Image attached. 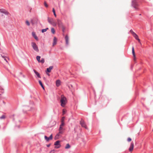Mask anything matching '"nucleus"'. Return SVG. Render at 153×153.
Segmentation results:
<instances>
[{"label": "nucleus", "instance_id": "nucleus-1", "mask_svg": "<svg viewBox=\"0 0 153 153\" xmlns=\"http://www.w3.org/2000/svg\"><path fill=\"white\" fill-rule=\"evenodd\" d=\"M67 102V100L66 98L63 95H61L60 99L61 105L63 107H65Z\"/></svg>", "mask_w": 153, "mask_h": 153}, {"label": "nucleus", "instance_id": "nucleus-2", "mask_svg": "<svg viewBox=\"0 0 153 153\" xmlns=\"http://www.w3.org/2000/svg\"><path fill=\"white\" fill-rule=\"evenodd\" d=\"M131 5L136 10H138V4L137 0H133L132 1Z\"/></svg>", "mask_w": 153, "mask_h": 153}, {"label": "nucleus", "instance_id": "nucleus-3", "mask_svg": "<svg viewBox=\"0 0 153 153\" xmlns=\"http://www.w3.org/2000/svg\"><path fill=\"white\" fill-rule=\"evenodd\" d=\"M48 22L52 25L53 26H55L57 25V23L55 22L54 20L52 18L48 17Z\"/></svg>", "mask_w": 153, "mask_h": 153}, {"label": "nucleus", "instance_id": "nucleus-4", "mask_svg": "<svg viewBox=\"0 0 153 153\" xmlns=\"http://www.w3.org/2000/svg\"><path fill=\"white\" fill-rule=\"evenodd\" d=\"M31 45L34 51L37 52H38L39 51V50L38 47L35 43L34 42H32L31 43Z\"/></svg>", "mask_w": 153, "mask_h": 153}, {"label": "nucleus", "instance_id": "nucleus-5", "mask_svg": "<svg viewBox=\"0 0 153 153\" xmlns=\"http://www.w3.org/2000/svg\"><path fill=\"white\" fill-rule=\"evenodd\" d=\"M80 124L82 127H83L86 129L87 128V127L85 123V122L84 120L82 119H81V120L80 122Z\"/></svg>", "mask_w": 153, "mask_h": 153}, {"label": "nucleus", "instance_id": "nucleus-6", "mask_svg": "<svg viewBox=\"0 0 153 153\" xmlns=\"http://www.w3.org/2000/svg\"><path fill=\"white\" fill-rule=\"evenodd\" d=\"M56 23L57 24H58V26L59 28H61L62 27H63L64 26L63 25L62 22L59 19H58L57 20V22Z\"/></svg>", "mask_w": 153, "mask_h": 153}, {"label": "nucleus", "instance_id": "nucleus-7", "mask_svg": "<svg viewBox=\"0 0 153 153\" xmlns=\"http://www.w3.org/2000/svg\"><path fill=\"white\" fill-rule=\"evenodd\" d=\"M60 141L59 140L56 141L54 143V145L57 146H55L54 148L56 149H58L59 148L61 145H60L59 143Z\"/></svg>", "mask_w": 153, "mask_h": 153}, {"label": "nucleus", "instance_id": "nucleus-8", "mask_svg": "<svg viewBox=\"0 0 153 153\" xmlns=\"http://www.w3.org/2000/svg\"><path fill=\"white\" fill-rule=\"evenodd\" d=\"M64 129L63 128V127L60 126L59 128V133L57 134V135L59 136V134H62L63 133Z\"/></svg>", "mask_w": 153, "mask_h": 153}, {"label": "nucleus", "instance_id": "nucleus-9", "mask_svg": "<svg viewBox=\"0 0 153 153\" xmlns=\"http://www.w3.org/2000/svg\"><path fill=\"white\" fill-rule=\"evenodd\" d=\"M134 143L133 142H132L131 143L129 149V150L130 152H131L133 151L134 149Z\"/></svg>", "mask_w": 153, "mask_h": 153}, {"label": "nucleus", "instance_id": "nucleus-10", "mask_svg": "<svg viewBox=\"0 0 153 153\" xmlns=\"http://www.w3.org/2000/svg\"><path fill=\"white\" fill-rule=\"evenodd\" d=\"M0 12L1 13H3L5 15H8L9 14V13L4 9H1L0 10Z\"/></svg>", "mask_w": 153, "mask_h": 153}, {"label": "nucleus", "instance_id": "nucleus-11", "mask_svg": "<svg viewBox=\"0 0 153 153\" xmlns=\"http://www.w3.org/2000/svg\"><path fill=\"white\" fill-rule=\"evenodd\" d=\"M133 36L138 41V42L141 44V43L140 42V39L138 38V36L135 33L133 35Z\"/></svg>", "mask_w": 153, "mask_h": 153}, {"label": "nucleus", "instance_id": "nucleus-12", "mask_svg": "<svg viewBox=\"0 0 153 153\" xmlns=\"http://www.w3.org/2000/svg\"><path fill=\"white\" fill-rule=\"evenodd\" d=\"M53 66H50L48 68H47L46 72L48 73H50L51 72V70L53 69Z\"/></svg>", "mask_w": 153, "mask_h": 153}, {"label": "nucleus", "instance_id": "nucleus-13", "mask_svg": "<svg viewBox=\"0 0 153 153\" xmlns=\"http://www.w3.org/2000/svg\"><path fill=\"white\" fill-rule=\"evenodd\" d=\"M65 40L66 44L68 45V44L69 42V38L68 35H66L65 37Z\"/></svg>", "mask_w": 153, "mask_h": 153}, {"label": "nucleus", "instance_id": "nucleus-14", "mask_svg": "<svg viewBox=\"0 0 153 153\" xmlns=\"http://www.w3.org/2000/svg\"><path fill=\"white\" fill-rule=\"evenodd\" d=\"M32 34L33 37L34 38V39L36 40H38V39L37 37L36 36V34L34 32H32Z\"/></svg>", "mask_w": 153, "mask_h": 153}, {"label": "nucleus", "instance_id": "nucleus-15", "mask_svg": "<svg viewBox=\"0 0 153 153\" xmlns=\"http://www.w3.org/2000/svg\"><path fill=\"white\" fill-rule=\"evenodd\" d=\"M57 39L56 38L54 37L53 40V46H54V45H56V44Z\"/></svg>", "mask_w": 153, "mask_h": 153}, {"label": "nucleus", "instance_id": "nucleus-16", "mask_svg": "<svg viewBox=\"0 0 153 153\" xmlns=\"http://www.w3.org/2000/svg\"><path fill=\"white\" fill-rule=\"evenodd\" d=\"M2 57L4 59V60H5L8 63V62H7V59L9 60V59L6 56H2V55H1Z\"/></svg>", "mask_w": 153, "mask_h": 153}, {"label": "nucleus", "instance_id": "nucleus-17", "mask_svg": "<svg viewBox=\"0 0 153 153\" xmlns=\"http://www.w3.org/2000/svg\"><path fill=\"white\" fill-rule=\"evenodd\" d=\"M33 71L35 74L37 75L38 77L41 78V76L40 75V74L38 72L36 71L35 70H33Z\"/></svg>", "mask_w": 153, "mask_h": 153}, {"label": "nucleus", "instance_id": "nucleus-18", "mask_svg": "<svg viewBox=\"0 0 153 153\" xmlns=\"http://www.w3.org/2000/svg\"><path fill=\"white\" fill-rule=\"evenodd\" d=\"M132 53L133 55V57H134V59L135 60V55L134 51V48L133 47H132Z\"/></svg>", "mask_w": 153, "mask_h": 153}, {"label": "nucleus", "instance_id": "nucleus-19", "mask_svg": "<svg viewBox=\"0 0 153 153\" xmlns=\"http://www.w3.org/2000/svg\"><path fill=\"white\" fill-rule=\"evenodd\" d=\"M60 85V81L59 80H57L56 81V85L57 87L59 86Z\"/></svg>", "mask_w": 153, "mask_h": 153}, {"label": "nucleus", "instance_id": "nucleus-20", "mask_svg": "<svg viewBox=\"0 0 153 153\" xmlns=\"http://www.w3.org/2000/svg\"><path fill=\"white\" fill-rule=\"evenodd\" d=\"M39 84L42 87V88L43 89H44V87L41 82V81L40 80H39Z\"/></svg>", "mask_w": 153, "mask_h": 153}, {"label": "nucleus", "instance_id": "nucleus-21", "mask_svg": "<svg viewBox=\"0 0 153 153\" xmlns=\"http://www.w3.org/2000/svg\"><path fill=\"white\" fill-rule=\"evenodd\" d=\"M45 139L47 142H48L49 140H51L49 137H48L47 136H45Z\"/></svg>", "mask_w": 153, "mask_h": 153}, {"label": "nucleus", "instance_id": "nucleus-22", "mask_svg": "<svg viewBox=\"0 0 153 153\" xmlns=\"http://www.w3.org/2000/svg\"><path fill=\"white\" fill-rule=\"evenodd\" d=\"M70 147L71 146L68 143L66 144V146L65 147V149H68L70 148Z\"/></svg>", "mask_w": 153, "mask_h": 153}, {"label": "nucleus", "instance_id": "nucleus-23", "mask_svg": "<svg viewBox=\"0 0 153 153\" xmlns=\"http://www.w3.org/2000/svg\"><path fill=\"white\" fill-rule=\"evenodd\" d=\"M51 32L53 34H54L55 32V31L54 29L53 28H51Z\"/></svg>", "mask_w": 153, "mask_h": 153}, {"label": "nucleus", "instance_id": "nucleus-24", "mask_svg": "<svg viewBox=\"0 0 153 153\" xmlns=\"http://www.w3.org/2000/svg\"><path fill=\"white\" fill-rule=\"evenodd\" d=\"M40 58H41L40 56H37L36 57L37 60L38 61V62H40Z\"/></svg>", "mask_w": 153, "mask_h": 153}, {"label": "nucleus", "instance_id": "nucleus-25", "mask_svg": "<svg viewBox=\"0 0 153 153\" xmlns=\"http://www.w3.org/2000/svg\"><path fill=\"white\" fill-rule=\"evenodd\" d=\"M48 29V28H47L45 29H43L42 30V33H44L47 31V30Z\"/></svg>", "mask_w": 153, "mask_h": 153}, {"label": "nucleus", "instance_id": "nucleus-26", "mask_svg": "<svg viewBox=\"0 0 153 153\" xmlns=\"http://www.w3.org/2000/svg\"><path fill=\"white\" fill-rule=\"evenodd\" d=\"M40 62L42 63H44L45 62V59L43 58H42L41 60H40Z\"/></svg>", "mask_w": 153, "mask_h": 153}, {"label": "nucleus", "instance_id": "nucleus-27", "mask_svg": "<svg viewBox=\"0 0 153 153\" xmlns=\"http://www.w3.org/2000/svg\"><path fill=\"white\" fill-rule=\"evenodd\" d=\"M52 11H53V13L54 16H55V17H56V14L55 13V10L54 8H53Z\"/></svg>", "mask_w": 153, "mask_h": 153}, {"label": "nucleus", "instance_id": "nucleus-28", "mask_svg": "<svg viewBox=\"0 0 153 153\" xmlns=\"http://www.w3.org/2000/svg\"><path fill=\"white\" fill-rule=\"evenodd\" d=\"M61 28L62 29V31L63 32V33H64L65 32V27L64 26L63 27H62V28Z\"/></svg>", "mask_w": 153, "mask_h": 153}, {"label": "nucleus", "instance_id": "nucleus-29", "mask_svg": "<svg viewBox=\"0 0 153 153\" xmlns=\"http://www.w3.org/2000/svg\"><path fill=\"white\" fill-rule=\"evenodd\" d=\"M130 32L132 34V35H133L135 33L132 30H130Z\"/></svg>", "mask_w": 153, "mask_h": 153}, {"label": "nucleus", "instance_id": "nucleus-30", "mask_svg": "<svg viewBox=\"0 0 153 153\" xmlns=\"http://www.w3.org/2000/svg\"><path fill=\"white\" fill-rule=\"evenodd\" d=\"M5 118V116L4 115H2L1 117H0L1 119H4Z\"/></svg>", "mask_w": 153, "mask_h": 153}, {"label": "nucleus", "instance_id": "nucleus-31", "mask_svg": "<svg viewBox=\"0 0 153 153\" xmlns=\"http://www.w3.org/2000/svg\"><path fill=\"white\" fill-rule=\"evenodd\" d=\"M65 123L64 122H61V123L60 125V126L63 127Z\"/></svg>", "mask_w": 153, "mask_h": 153}, {"label": "nucleus", "instance_id": "nucleus-32", "mask_svg": "<svg viewBox=\"0 0 153 153\" xmlns=\"http://www.w3.org/2000/svg\"><path fill=\"white\" fill-rule=\"evenodd\" d=\"M26 24L28 26H29L30 24L29 22L28 21H26Z\"/></svg>", "mask_w": 153, "mask_h": 153}, {"label": "nucleus", "instance_id": "nucleus-33", "mask_svg": "<svg viewBox=\"0 0 153 153\" xmlns=\"http://www.w3.org/2000/svg\"><path fill=\"white\" fill-rule=\"evenodd\" d=\"M44 5H45V6L46 7H47L48 6V5L47 4L46 2V1H45L44 2Z\"/></svg>", "mask_w": 153, "mask_h": 153}, {"label": "nucleus", "instance_id": "nucleus-34", "mask_svg": "<svg viewBox=\"0 0 153 153\" xmlns=\"http://www.w3.org/2000/svg\"><path fill=\"white\" fill-rule=\"evenodd\" d=\"M65 117H63L61 119V122H64V120H65Z\"/></svg>", "mask_w": 153, "mask_h": 153}, {"label": "nucleus", "instance_id": "nucleus-35", "mask_svg": "<svg viewBox=\"0 0 153 153\" xmlns=\"http://www.w3.org/2000/svg\"><path fill=\"white\" fill-rule=\"evenodd\" d=\"M131 140V139L130 137H128L127 139V141L128 142H130Z\"/></svg>", "mask_w": 153, "mask_h": 153}, {"label": "nucleus", "instance_id": "nucleus-36", "mask_svg": "<svg viewBox=\"0 0 153 153\" xmlns=\"http://www.w3.org/2000/svg\"><path fill=\"white\" fill-rule=\"evenodd\" d=\"M50 139L51 140L52 139V138H53V136H52V134H51V135L49 136V137Z\"/></svg>", "mask_w": 153, "mask_h": 153}, {"label": "nucleus", "instance_id": "nucleus-37", "mask_svg": "<svg viewBox=\"0 0 153 153\" xmlns=\"http://www.w3.org/2000/svg\"><path fill=\"white\" fill-rule=\"evenodd\" d=\"M55 150L54 149L52 150L51 151L50 153H54Z\"/></svg>", "mask_w": 153, "mask_h": 153}, {"label": "nucleus", "instance_id": "nucleus-38", "mask_svg": "<svg viewBox=\"0 0 153 153\" xmlns=\"http://www.w3.org/2000/svg\"><path fill=\"white\" fill-rule=\"evenodd\" d=\"M51 145V144H47V147H49Z\"/></svg>", "mask_w": 153, "mask_h": 153}, {"label": "nucleus", "instance_id": "nucleus-39", "mask_svg": "<svg viewBox=\"0 0 153 153\" xmlns=\"http://www.w3.org/2000/svg\"><path fill=\"white\" fill-rule=\"evenodd\" d=\"M20 75H22V73H21V72H20Z\"/></svg>", "mask_w": 153, "mask_h": 153}, {"label": "nucleus", "instance_id": "nucleus-40", "mask_svg": "<svg viewBox=\"0 0 153 153\" xmlns=\"http://www.w3.org/2000/svg\"><path fill=\"white\" fill-rule=\"evenodd\" d=\"M23 76L24 77H25V76L24 75H23Z\"/></svg>", "mask_w": 153, "mask_h": 153}, {"label": "nucleus", "instance_id": "nucleus-41", "mask_svg": "<svg viewBox=\"0 0 153 153\" xmlns=\"http://www.w3.org/2000/svg\"><path fill=\"white\" fill-rule=\"evenodd\" d=\"M71 85V87H72V85Z\"/></svg>", "mask_w": 153, "mask_h": 153}, {"label": "nucleus", "instance_id": "nucleus-42", "mask_svg": "<svg viewBox=\"0 0 153 153\" xmlns=\"http://www.w3.org/2000/svg\"><path fill=\"white\" fill-rule=\"evenodd\" d=\"M48 75H49V76L50 75H49V74H48Z\"/></svg>", "mask_w": 153, "mask_h": 153}]
</instances>
